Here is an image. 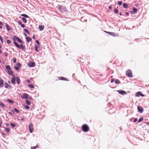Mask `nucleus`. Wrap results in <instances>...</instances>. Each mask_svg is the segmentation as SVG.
I'll return each mask as SVG.
<instances>
[{
	"label": "nucleus",
	"instance_id": "12",
	"mask_svg": "<svg viewBox=\"0 0 149 149\" xmlns=\"http://www.w3.org/2000/svg\"><path fill=\"white\" fill-rule=\"evenodd\" d=\"M59 79H60V80H64V81H68V80L66 79V78H65V77H60L59 78Z\"/></svg>",
	"mask_w": 149,
	"mask_h": 149
},
{
	"label": "nucleus",
	"instance_id": "8",
	"mask_svg": "<svg viewBox=\"0 0 149 149\" xmlns=\"http://www.w3.org/2000/svg\"><path fill=\"white\" fill-rule=\"evenodd\" d=\"M118 92L120 94L124 95L127 94L125 91L123 90H120L118 91Z\"/></svg>",
	"mask_w": 149,
	"mask_h": 149
},
{
	"label": "nucleus",
	"instance_id": "59",
	"mask_svg": "<svg viewBox=\"0 0 149 149\" xmlns=\"http://www.w3.org/2000/svg\"><path fill=\"white\" fill-rule=\"evenodd\" d=\"M105 32L107 33H108L109 34H110V32H107V31H105Z\"/></svg>",
	"mask_w": 149,
	"mask_h": 149
},
{
	"label": "nucleus",
	"instance_id": "42",
	"mask_svg": "<svg viewBox=\"0 0 149 149\" xmlns=\"http://www.w3.org/2000/svg\"><path fill=\"white\" fill-rule=\"evenodd\" d=\"M17 23L19 25H21L22 24V22L20 21H18Z\"/></svg>",
	"mask_w": 149,
	"mask_h": 149
},
{
	"label": "nucleus",
	"instance_id": "40",
	"mask_svg": "<svg viewBox=\"0 0 149 149\" xmlns=\"http://www.w3.org/2000/svg\"><path fill=\"white\" fill-rule=\"evenodd\" d=\"M114 12L116 13H118V11L117 9H115L114 10Z\"/></svg>",
	"mask_w": 149,
	"mask_h": 149
},
{
	"label": "nucleus",
	"instance_id": "22",
	"mask_svg": "<svg viewBox=\"0 0 149 149\" xmlns=\"http://www.w3.org/2000/svg\"><path fill=\"white\" fill-rule=\"evenodd\" d=\"M141 93L140 92H137L136 93V96L138 97L140 95H141Z\"/></svg>",
	"mask_w": 149,
	"mask_h": 149
},
{
	"label": "nucleus",
	"instance_id": "38",
	"mask_svg": "<svg viewBox=\"0 0 149 149\" xmlns=\"http://www.w3.org/2000/svg\"><path fill=\"white\" fill-rule=\"evenodd\" d=\"M24 108L27 109H28L29 108V106L26 105L24 106Z\"/></svg>",
	"mask_w": 149,
	"mask_h": 149
},
{
	"label": "nucleus",
	"instance_id": "46",
	"mask_svg": "<svg viewBox=\"0 0 149 149\" xmlns=\"http://www.w3.org/2000/svg\"><path fill=\"white\" fill-rule=\"evenodd\" d=\"M4 54L5 56H7L8 55V53L6 52H5Z\"/></svg>",
	"mask_w": 149,
	"mask_h": 149
},
{
	"label": "nucleus",
	"instance_id": "24",
	"mask_svg": "<svg viewBox=\"0 0 149 149\" xmlns=\"http://www.w3.org/2000/svg\"><path fill=\"white\" fill-rule=\"evenodd\" d=\"M22 19L24 23H26L27 22V20L25 18L23 17L22 18Z\"/></svg>",
	"mask_w": 149,
	"mask_h": 149
},
{
	"label": "nucleus",
	"instance_id": "14",
	"mask_svg": "<svg viewBox=\"0 0 149 149\" xmlns=\"http://www.w3.org/2000/svg\"><path fill=\"white\" fill-rule=\"evenodd\" d=\"M8 73L10 75H13V76L14 75L13 74V72L11 70H8Z\"/></svg>",
	"mask_w": 149,
	"mask_h": 149
},
{
	"label": "nucleus",
	"instance_id": "52",
	"mask_svg": "<svg viewBox=\"0 0 149 149\" xmlns=\"http://www.w3.org/2000/svg\"><path fill=\"white\" fill-rule=\"evenodd\" d=\"M137 119L136 118H135L134 120V122H136L137 121Z\"/></svg>",
	"mask_w": 149,
	"mask_h": 149
},
{
	"label": "nucleus",
	"instance_id": "16",
	"mask_svg": "<svg viewBox=\"0 0 149 149\" xmlns=\"http://www.w3.org/2000/svg\"><path fill=\"white\" fill-rule=\"evenodd\" d=\"M39 29L40 31L42 30L44 28V26H38Z\"/></svg>",
	"mask_w": 149,
	"mask_h": 149
},
{
	"label": "nucleus",
	"instance_id": "36",
	"mask_svg": "<svg viewBox=\"0 0 149 149\" xmlns=\"http://www.w3.org/2000/svg\"><path fill=\"white\" fill-rule=\"evenodd\" d=\"M0 40L1 41L2 43H3V39L2 37L1 36H0Z\"/></svg>",
	"mask_w": 149,
	"mask_h": 149
},
{
	"label": "nucleus",
	"instance_id": "19",
	"mask_svg": "<svg viewBox=\"0 0 149 149\" xmlns=\"http://www.w3.org/2000/svg\"><path fill=\"white\" fill-rule=\"evenodd\" d=\"M7 101H8L9 103H11V104H13L14 102V101H13V100H10V99H8L7 100Z\"/></svg>",
	"mask_w": 149,
	"mask_h": 149
},
{
	"label": "nucleus",
	"instance_id": "31",
	"mask_svg": "<svg viewBox=\"0 0 149 149\" xmlns=\"http://www.w3.org/2000/svg\"><path fill=\"white\" fill-rule=\"evenodd\" d=\"M143 118L142 117H141L138 120V122L139 123L141 122L143 120Z\"/></svg>",
	"mask_w": 149,
	"mask_h": 149
},
{
	"label": "nucleus",
	"instance_id": "50",
	"mask_svg": "<svg viewBox=\"0 0 149 149\" xmlns=\"http://www.w3.org/2000/svg\"><path fill=\"white\" fill-rule=\"evenodd\" d=\"M114 81V79H112L111 81V83H112Z\"/></svg>",
	"mask_w": 149,
	"mask_h": 149
},
{
	"label": "nucleus",
	"instance_id": "7",
	"mask_svg": "<svg viewBox=\"0 0 149 149\" xmlns=\"http://www.w3.org/2000/svg\"><path fill=\"white\" fill-rule=\"evenodd\" d=\"M28 66L30 67H34L35 65V63L33 62H31L28 64Z\"/></svg>",
	"mask_w": 149,
	"mask_h": 149
},
{
	"label": "nucleus",
	"instance_id": "26",
	"mask_svg": "<svg viewBox=\"0 0 149 149\" xmlns=\"http://www.w3.org/2000/svg\"><path fill=\"white\" fill-rule=\"evenodd\" d=\"M10 125L13 128L15 127L16 125L13 123H11L10 124Z\"/></svg>",
	"mask_w": 149,
	"mask_h": 149
},
{
	"label": "nucleus",
	"instance_id": "32",
	"mask_svg": "<svg viewBox=\"0 0 149 149\" xmlns=\"http://www.w3.org/2000/svg\"><path fill=\"white\" fill-rule=\"evenodd\" d=\"M9 84H8L7 83H5L4 84V86L5 88H7L8 87V86Z\"/></svg>",
	"mask_w": 149,
	"mask_h": 149
},
{
	"label": "nucleus",
	"instance_id": "43",
	"mask_svg": "<svg viewBox=\"0 0 149 149\" xmlns=\"http://www.w3.org/2000/svg\"><path fill=\"white\" fill-rule=\"evenodd\" d=\"M13 62L14 63H15L16 62V59L15 58H13Z\"/></svg>",
	"mask_w": 149,
	"mask_h": 149
},
{
	"label": "nucleus",
	"instance_id": "6",
	"mask_svg": "<svg viewBox=\"0 0 149 149\" xmlns=\"http://www.w3.org/2000/svg\"><path fill=\"white\" fill-rule=\"evenodd\" d=\"M22 99H28L29 95L26 93H24L21 96Z\"/></svg>",
	"mask_w": 149,
	"mask_h": 149
},
{
	"label": "nucleus",
	"instance_id": "30",
	"mask_svg": "<svg viewBox=\"0 0 149 149\" xmlns=\"http://www.w3.org/2000/svg\"><path fill=\"white\" fill-rule=\"evenodd\" d=\"M24 31L26 32L28 34H29V31L27 29H24Z\"/></svg>",
	"mask_w": 149,
	"mask_h": 149
},
{
	"label": "nucleus",
	"instance_id": "44",
	"mask_svg": "<svg viewBox=\"0 0 149 149\" xmlns=\"http://www.w3.org/2000/svg\"><path fill=\"white\" fill-rule=\"evenodd\" d=\"M137 9L136 8H133V11L134 12H135L136 11H137Z\"/></svg>",
	"mask_w": 149,
	"mask_h": 149
},
{
	"label": "nucleus",
	"instance_id": "11",
	"mask_svg": "<svg viewBox=\"0 0 149 149\" xmlns=\"http://www.w3.org/2000/svg\"><path fill=\"white\" fill-rule=\"evenodd\" d=\"M3 80L0 79V87H3Z\"/></svg>",
	"mask_w": 149,
	"mask_h": 149
},
{
	"label": "nucleus",
	"instance_id": "3",
	"mask_svg": "<svg viewBox=\"0 0 149 149\" xmlns=\"http://www.w3.org/2000/svg\"><path fill=\"white\" fill-rule=\"evenodd\" d=\"M82 129L84 132H87L89 129V127L86 124H84L82 126Z\"/></svg>",
	"mask_w": 149,
	"mask_h": 149
},
{
	"label": "nucleus",
	"instance_id": "27",
	"mask_svg": "<svg viewBox=\"0 0 149 149\" xmlns=\"http://www.w3.org/2000/svg\"><path fill=\"white\" fill-rule=\"evenodd\" d=\"M115 83L116 84H119L120 83V81L118 80V79H116L115 80Z\"/></svg>",
	"mask_w": 149,
	"mask_h": 149
},
{
	"label": "nucleus",
	"instance_id": "34",
	"mask_svg": "<svg viewBox=\"0 0 149 149\" xmlns=\"http://www.w3.org/2000/svg\"><path fill=\"white\" fill-rule=\"evenodd\" d=\"M14 68L17 71H19V68L18 67L15 66Z\"/></svg>",
	"mask_w": 149,
	"mask_h": 149
},
{
	"label": "nucleus",
	"instance_id": "4",
	"mask_svg": "<svg viewBox=\"0 0 149 149\" xmlns=\"http://www.w3.org/2000/svg\"><path fill=\"white\" fill-rule=\"evenodd\" d=\"M126 75L130 77H132V71L130 70H127L126 72Z\"/></svg>",
	"mask_w": 149,
	"mask_h": 149
},
{
	"label": "nucleus",
	"instance_id": "56",
	"mask_svg": "<svg viewBox=\"0 0 149 149\" xmlns=\"http://www.w3.org/2000/svg\"><path fill=\"white\" fill-rule=\"evenodd\" d=\"M5 125H6V126H8L9 125V124L8 123H6Z\"/></svg>",
	"mask_w": 149,
	"mask_h": 149
},
{
	"label": "nucleus",
	"instance_id": "51",
	"mask_svg": "<svg viewBox=\"0 0 149 149\" xmlns=\"http://www.w3.org/2000/svg\"><path fill=\"white\" fill-rule=\"evenodd\" d=\"M37 146V145L36 146H34L33 147L31 148L32 149H35L36 148Z\"/></svg>",
	"mask_w": 149,
	"mask_h": 149
},
{
	"label": "nucleus",
	"instance_id": "10",
	"mask_svg": "<svg viewBox=\"0 0 149 149\" xmlns=\"http://www.w3.org/2000/svg\"><path fill=\"white\" fill-rule=\"evenodd\" d=\"M15 75H13L11 80V82L13 84H15L16 78H14Z\"/></svg>",
	"mask_w": 149,
	"mask_h": 149
},
{
	"label": "nucleus",
	"instance_id": "55",
	"mask_svg": "<svg viewBox=\"0 0 149 149\" xmlns=\"http://www.w3.org/2000/svg\"><path fill=\"white\" fill-rule=\"evenodd\" d=\"M109 8L110 9H111L112 8V7H111V6H110L109 7Z\"/></svg>",
	"mask_w": 149,
	"mask_h": 149
},
{
	"label": "nucleus",
	"instance_id": "47",
	"mask_svg": "<svg viewBox=\"0 0 149 149\" xmlns=\"http://www.w3.org/2000/svg\"><path fill=\"white\" fill-rule=\"evenodd\" d=\"M110 35L112 36H114V35L115 34V33H114L113 32H110Z\"/></svg>",
	"mask_w": 149,
	"mask_h": 149
},
{
	"label": "nucleus",
	"instance_id": "57",
	"mask_svg": "<svg viewBox=\"0 0 149 149\" xmlns=\"http://www.w3.org/2000/svg\"><path fill=\"white\" fill-rule=\"evenodd\" d=\"M2 121H1V122H0V127H1V124H2Z\"/></svg>",
	"mask_w": 149,
	"mask_h": 149
},
{
	"label": "nucleus",
	"instance_id": "33",
	"mask_svg": "<svg viewBox=\"0 0 149 149\" xmlns=\"http://www.w3.org/2000/svg\"><path fill=\"white\" fill-rule=\"evenodd\" d=\"M16 66L19 67H21V64L19 63H17L16 64Z\"/></svg>",
	"mask_w": 149,
	"mask_h": 149
},
{
	"label": "nucleus",
	"instance_id": "23",
	"mask_svg": "<svg viewBox=\"0 0 149 149\" xmlns=\"http://www.w3.org/2000/svg\"><path fill=\"white\" fill-rule=\"evenodd\" d=\"M26 103L28 105H30L31 104V102L28 100H26Z\"/></svg>",
	"mask_w": 149,
	"mask_h": 149
},
{
	"label": "nucleus",
	"instance_id": "60",
	"mask_svg": "<svg viewBox=\"0 0 149 149\" xmlns=\"http://www.w3.org/2000/svg\"><path fill=\"white\" fill-rule=\"evenodd\" d=\"M0 24L2 25H3V24L2 22H0Z\"/></svg>",
	"mask_w": 149,
	"mask_h": 149
},
{
	"label": "nucleus",
	"instance_id": "61",
	"mask_svg": "<svg viewBox=\"0 0 149 149\" xmlns=\"http://www.w3.org/2000/svg\"><path fill=\"white\" fill-rule=\"evenodd\" d=\"M2 135H3H3H5V133L4 132H2Z\"/></svg>",
	"mask_w": 149,
	"mask_h": 149
},
{
	"label": "nucleus",
	"instance_id": "63",
	"mask_svg": "<svg viewBox=\"0 0 149 149\" xmlns=\"http://www.w3.org/2000/svg\"><path fill=\"white\" fill-rule=\"evenodd\" d=\"M35 36H33V38L34 39H35Z\"/></svg>",
	"mask_w": 149,
	"mask_h": 149
},
{
	"label": "nucleus",
	"instance_id": "49",
	"mask_svg": "<svg viewBox=\"0 0 149 149\" xmlns=\"http://www.w3.org/2000/svg\"><path fill=\"white\" fill-rule=\"evenodd\" d=\"M36 42L38 45H39L40 44V42L38 40H36Z\"/></svg>",
	"mask_w": 149,
	"mask_h": 149
},
{
	"label": "nucleus",
	"instance_id": "13",
	"mask_svg": "<svg viewBox=\"0 0 149 149\" xmlns=\"http://www.w3.org/2000/svg\"><path fill=\"white\" fill-rule=\"evenodd\" d=\"M16 81L17 83L18 84H19L20 82V79L18 77H16Z\"/></svg>",
	"mask_w": 149,
	"mask_h": 149
},
{
	"label": "nucleus",
	"instance_id": "2",
	"mask_svg": "<svg viewBox=\"0 0 149 149\" xmlns=\"http://www.w3.org/2000/svg\"><path fill=\"white\" fill-rule=\"evenodd\" d=\"M13 40L14 41V42H15V41L17 40L21 44H23L24 43V42L22 41L16 36H14L13 38Z\"/></svg>",
	"mask_w": 149,
	"mask_h": 149
},
{
	"label": "nucleus",
	"instance_id": "1",
	"mask_svg": "<svg viewBox=\"0 0 149 149\" xmlns=\"http://www.w3.org/2000/svg\"><path fill=\"white\" fill-rule=\"evenodd\" d=\"M14 44L19 49H21L22 50H24L25 49V47L22 45H20L16 42H14Z\"/></svg>",
	"mask_w": 149,
	"mask_h": 149
},
{
	"label": "nucleus",
	"instance_id": "9",
	"mask_svg": "<svg viewBox=\"0 0 149 149\" xmlns=\"http://www.w3.org/2000/svg\"><path fill=\"white\" fill-rule=\"evenodd\" d=\"M137 109L140 113H142L143 112V109L141 107L138 106Z\"/></svg>",
	"mask_w": 149,
	"mask_h": 149
},
{
	"label": "nucleus",
	"instance_id": "28",
	"mask_svg": "<svg viewBox=\"0 0 149 149\" xmlns=\"http://www.w3.org/2000/svg\"><path fill=\"white\" fill-rule=\"evenodd\" d=\"M28 86L30 88H34V86L31 84H29L28 85Z\"/></svg>",
	"mask_w": 149,
	"mask_h": 149
},
{
	"label": "nucleus",
	"instance_id": "37",
	"mask_svg": "<svg viewBox=\"0 0 149 149\" xmlns=\"http://www.w3.org/2000/svg\"><path fill=\"white\" fill-rule=\"evenodd\" d=\"M14 110H15V111L17 113H19V111L17 109H16V108H14Z\"/></svg>",
	"mask_w": 149,
	"mask_h": 149
},
{
	"label": "nucleus",
	"instance_id": "20",
	"mask_svg": "<svg viewBox=\"0 0 149 149\" xmlns=\"http://www.w3.org/2000/svg\"><path fill=\"white\" fill-rule=\"evenodd\" d=\"M6 29L7 30L9 31H10V28L9 27V25L8 24H6Z\"/></svg>",
	"mask_w": 149,
	"mask_h": 149
},
{
	"label": "nucleus",
	"instance_id": "17",
	"mask_svg": "<svg viewBox=\"0 0 149 149\" xmlns=\"http://www.w3.org/2000/svg\"><path fill=\"white\" fill-rule=\"evenodd\" d=\"M21 15L26 18H30V17L26 14H22Z\"/></svg>",
	"mask_w": 149,
	"mask_h": 149
},
{
	"label": "nucleus",
	"instance_id": "41",
	"mask_svg": "<svg viewBox=\"0 0 149 149\" xmlns=\"http://www.w3.org/2000/svg\"><path fill=\"white\" fill-rule=\"evenodd\" d=\"M7 43L8 44H10L11 43V41L10 40H7Z\"/></svg>",
	"mask_w": 149,
	"mask_h": 149
},
{
	"label": "nucleus",
	"instance_id": "25",
	"mask_svg": "<svg viewBox=\"0 0 149 149\" xmlns=\"http://www.w3.org/2000/svg\"><path fill=\"white\" fill-rule=\"evenodd\" d=\"M0 105L3 107H6L4 104L3 103L1 102H0Z\"/></svg>",
	"mask_w": 149,
	"mask_h": 149
},
{
	"label": "nucleus",
	"instance_id": "54",
	"mask_svg": "<svg viewBox=\"0 0 149 149\" xmlns=\"http://www.w3.org/2000/svg\"><path fill=\"white\" fill-rule=\"evenodd\" d=\"M125 14L127 16H129V13L128 12H126L125 13Z\"/></svg>",
	"mask_w": 149,
	"mask_h": 149
},
{
	"label": "nucleus",
	"instance_id": "48",
	"mask_svg": "<svg viewBox=\"0 0 149 149\" xmlns=\"http://www.w3.org/2000/svg\"><path fill=\"white\" fill-rule=\"evenodd\" d=\"M21 26L22 27V28H24L25 27V25H24V24H22L21 25Z\"/></svg>",
	"mask_w": 149,
	"mask_h": 149
},
{
	"label": "nucleus",
	"instance_id": "29",
	"mask_svg": "<svg viewBox=\"0 0 149 149\" xmlns=\"http://www.w3.org/2000/svg\"><path fill=\"white\" fill-rule=\"evenodd\" d=\"M5 129L7 132V133H9L10 132V129L8 127H6L5 128Z\"/></svg>",
	"mask_w": 149,
	"mask_h": 149
},
{
	"label": "nucleus",
	"instance_id": "64",
	"mask_svg": "<svg viewBox=\"0 0 149 149\" xmlns=\"http://www.w3.org/2000/svg\"><path fill=\"white\" fill-rule=\"evenodd\" d=\"M83 18H81V21H82V22H83Z\"/></svg>",
	"mask_w": 149,
	"mask_h": 149
},
{
	"label": "nucleus",
	"instance_id": "15",
	"mask_svg": "<svg viewBox=\"0 0 149 149\" xmlns=\"http://www.w3.org/2000/svg\"><path fill=\"white\" fill-rule=\"evenodd\" d=\"M26 41L28 42H30L32 40V39L31 38H29L28 37H26Z\"/></svg>",
	"mask_w": 149,
	"mask_h": 149
},
{
	"label": "nucleus",
	"instance_id": "58",
	"mask_svg": "<svg viewBox=\"0 0 149 149\" xmlns=\"http://www.w3.org/2000/svg\"><path fill=\"white\" fill-rule=\"evenodd\" d=\"M26 81L28 83H29L30 81L29 79H27Z\"/></svg>",
	"mask_w": 149,
	"mask_h": 149
},
{
	"label": "nucleus",
	"instance_id": "21",
	"mask_svg": "<svg viewBox=\"0 0 149 149\" xmlns=\"http://www.w3.org/2000/svg\"><path fill=\"white\" fill-rule=\"evenodd\" d=\"M123 7L124 8H126L128 7V6L127 4L124 3L123 4Z\"/></svg>",
	"mask_w": 149,
	"mask_h": 149
},
{
	"label": "nucleus",
	"instance_id": "5",
	"mask_svg": "<svg viewBox=\"0 0 149 149\" xmlns=\"http://www.w3.org/2000/svg\"><path fill=\"white\" fill-rule=\"evenodd\" d=\"M29 132L31 133H32L33 132L34 128L32 123H31L29 124Z\"/></svg>",
	"mask_w": 149,
	"mask_h": 149
},
{
	"label": "nucleus",
	"instance_id": "45",
	"mask_svg": "<svg viewBox=\"0 0 149 149\" xmlns=\"http://www.w3.org/2000/svg\"><path fill=\"white\" fill-rule=\"evenodd\" d=\"M13 111V112H14V111ZM13 113H12V112H9L8 113H9L10 115H11V116H13Z\"/></svg>",
	"mask_w": 149,
	"mask_h": 149
},
{
	"label": "nucleus",
	"instance_id": "62",
	"mask_svg": "<svg viewBox=\"0 0 149 149\" xmlns=\"http://www.w3.org/2000/svg\"><path fill=\"white\" fill-rule=\"evenodd\" d=\"M24 36H27V35L25 33H24Z\"/></svg>",
	"mask_w": 149,
	"mask_h": 149
},
{
	"label": "nucleus",
	"instance_id": "39",
	"mask_svg": "<svg viewBox=\"0 0 149 149\" xmlns=\"http://www.w3.org/2000/svg\"><path fill=\"white\" fill-rule=\"evenodd\" d=\"M122 3V2L121 1H119L118 2V4L120 6L121 5Z\"/></svg>",
	"mask_w": 149,
	"mask_h": 149
},
{
	"label": "nucleus",
	"instance_id": "35",
	"mask_svg": "<svg viewBox=\"0 0 149 149\" xmlns=\"http://www.w3.org/2000/svg\"><path fill=\"white\" fill-rule=\"evenodd\" d=\"M35 50L36 51H38V47L36 45V44L35 45Z\"/></svg>",
	"mask_w": 149,
	"mask_h": 149
},
{
	"label": "nucleus",
	"instance_id": "18",
	"mask_svg": "<svg viewBox=\"0 0 149 149\" xmlns=\"http://www.w3.org/2000/svg\"><path fill=\"white\" fill-rule=\"evenodd\" d=\"M6 68L8 70H11V69L9 65H6Z\"/></svg>",
	"mask_w": 149,
	"mask_h": 149
},
{
	"label": "nucleus",
	"instance_id": "53",
	"mask_svg": "<svg viewBox=\"0 0 149 149\" xmlns=\"http://www.w3.org/2000/svg\"><path fill=\"white\" fill-rule=\"evenodd\" d=\"M11 88V86L9 85L8 86V87L7 88H8L9 89H10Z\"/></svg>",
	"mask_w": 149,
	"mask_h": 149
}]
</instances>
